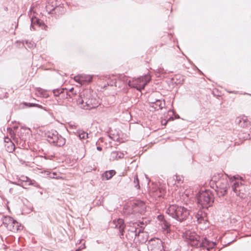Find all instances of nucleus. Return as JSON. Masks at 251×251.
Returning a JSON list of instances; mask_svg holds the SVG:
<instances>
[{"label": "nucleus", "instance_id": "32", "mask_svg": "<svg viewBox=\"0 0 251 251\" xmlns=\"http://www.w3.org/2000/svg\"><path fill=\"white\" fill-rule=\"evenodd\" d=\"M25 44L27 46L28 48L30 49L35 47L34 43L32 42H28L27 41H23V44L25 45Z\"/></svg>", "mask_w": 251, "mask_h": 251}, {"label": "nucleus", "instance_id": "18", "mask_svg": "<svg viewBox=\"0 0 251 251\" xmlns=\"http://www.w3.org/2000/svg\"><path fill=\"white\" fill-rule=\"evenodd\" d=\"M165 105L164 101H162L160 100H156L155 101L150 102V105L154 108L155 110L162 109Z\"/></svg>", "mask_w": 251, "mask_h": 251}, {"label": "nucleus", "instance_id": "39", "mask_svg": "<svg viewBox=\"0 0 251 251\" xmlns=\"http://www.w3.org/2000/svg\"><path fill=\"white\" fill-rule=\"evenodd\" d=\"M4 142L6 143V144L8 143L9 142H12L11 139L8 137H6L4 138Z\"/></svg>", "mask_w": 251, "mask_h": 251}, {"label": "nucleus", "instance_id": "45", "mask_svg": "<svg viewBox=\"0 0 251 251\" xmlns=\"http://www.w3.org/2000/svg\"><path fill=\"white\" fill-rule=\"evenodd\" d=\"M80 249L79 248V249H76L75 251H80Z\"/></svg>", "mask_w": 251, "mask_h": 251}, {"label": "nucleus", "instance_id": "15", "mask_svg": "<svg viewBox=\"0 0 251 251\" xmlns=\"http://www.w3.org/2000/svg\"><path fill=\"white\" fill-rule=\"evenodd\" d=\"M195 218L199 224L205 223L207 221V212L205 210H200L195 214Z\"/></svg>", "mask_w": 251, "mask_h": 251}, {"label": "nucleus", "instance_id": "13", "mask_svg": "<svg viewBox=\"0 0 251 251\" xmlns=\"http://www.w3.org/2000/svg\"><path fill=\"white\" fill-rule=\"evenodd\" d=\"M132 207V210L134 213L144 214L146 209V205L145 203L142 201H136L133 202H131Z\"/></svg>", "mask_w": 251, "mask_h": 251}, {"label": "nucleus", "instance_id": "26", "mask_svg": "<svg viewBox=\"0 0 251 251\" xmlns=\"http://www.w3.org/2000/svg\"><path fill=\"white\" fill-rule=\"evenodd\" d=\"M132 207L131 203L125 205L124 208V212L125 214L129 215L130 214H134V212L131 208Z\"/></svg>", "mask_w": 251, "mask_h": 251}, {"label": "nucleus", "instance_id": "44", "mask_svg": "<svg viewBox=\"0 0 251 251\" xmlns=\"http://www.w3.org/2000/svg\"><path fill=\"white\" fill-rule=\"evenodd\" d=\"M12 183L21 186L20 184L17 183L16 182H12Z\"/></svg>", "mask_w": 251, "mask_h": 251}, {"label": "nucleus", "instance_id": "20", "mask_svg": "<svg viewBox=\"0 0 251 251\" xmlns=\"http://www.w3.org/2000/svg\"><path fill=\"white\" fill-rule=\"evenodd\" d=\"M14 220L10 216H6L2 219V223L7 229H11V225L13 223Z\"/></svg>", "mask_w": 251, "mask_h": 251}, {"label": "nucleus", "instance_id": "35", "mask_svg": "<svg viewBox=\"0 0 251 251\" xmlns=\"http://www.w3.org/2000/svg\"><path fill=\"white\" fill-rule=\"evenodd\" d=\"M176 180L178 183H180L183 182V178L182 176L176 175Z\"/></svg>", "mask_w": 251, "mask_h": 251}, {"label": "nucleus", "instance_id": "46", "mask_svg": "<svg viewBox=\"0 0 251 251\" xmlns=\"http://www.w3.org/2000/svg\"><path fill=\"white\" fill-rule=\"evenodd\" d=\"M14 129H17L18 127L17 126H14Z\"/></svg>", "mask_w": 251, "mask_h": 251}, {"label": "nucleus", "instance_id": "21", "mask_svg": "<svg viewBox=\"0 0 251 251\" xmlns=\"http://www.w3.org/2000/svg\"><path fill=\"white\" fill-rule=\"evenodd\" d=\"M23 226H21L16 220H14L13 223L11 225V229H8V230L12 232H15L19 230H21L23 229Z\"/></svg>", "mask_w": 251, "mask_h": 251}, {"label": "nucleus", "instance_id": "16", "mask_svg": "<svg viewBox=\"0 0 251 251\" xmlns=\"http://www.w3.org/2000/svg\"><path fill=\"white\" fill-rule=\"evenodd\" d=\"M162 231L164 234H168L171 232V225L167 220L163 221V223H160Z\"/></svg>", "mask_w": 251, "mask_h": 251}, {"label": "nucleus", "instance_id": "30", "mask_svg": "<svg viewBox=\"0 0 251 251\" xmlns=\"http://www.w3.org/2000/svg\"><path fill=\"white\" fill-rule=\"evenodd\" d=\"M133 183H134V187L135 188H136L137 189H140V186L139 185V179L138 178V176L137 175H136L134 176Z\"/></svg>", "mask_w": 251, "mask_h": 251}, {"label": "nucleus", "instance_id": "23", "mask_svg": "<svg viewBox=\"0 0 251 251\" xmlns=\"http://www.w3.org/2000/svg\"><path fill=\"white\" fill-rule=\"evenodd\" d=\"M31 26L30 28L33 29V30H35V28L34 27V24H36L39 26H42V25H44V23L41 20L35 18H32L31 19Z\"/></svg>", "mask_w": 251, "mask_h": 251}, {"label": "nucleus", "instance_id": "5", "mask_svg": "<svg viewBox=\"0 0 251 251\" xmlns=\"http://www.w3.org/2000/svg\"><path fill=\"white\" fill-rule=\"evenodd\" d=\"M45 137L50 143L56 147H62L66 143L65 139L54 130L47 131L45 133Z\"/></svg>", "mask_w": 251, "mask_h": 251}, {"label": "nucleus", "instance_id": "42", "mask_svg": "<svg viewBox=\"0 0 251 251\" xmlns=\"http://www.w3.org/2000/svg\"><path fill=\"white\" fill-rule=\"evenodd\" d=\"M13 188H10V189H9V192H10V193H11V194H12V193H13Z\"/></svg>", "mask_w": 251, "mask_h": 251}, {"label": "nucleus", "instance_id": "27", "mask_svg": "<svg viewBox=\"0 0 251 251\" xmlns=\"http://www.w3.org/2000/svg\"><path fill=\"white\" fill-rule=\"evenodd\" d=\"M23 181L24 182H28V185H33L35 187H39V185L34 180H31L30 178L27 176H23Z\"/></svg>", "mask_w": 251, "mask_h": 251}, {"label": "nucleus", "instance_id": "3", "mask_svg": "<svg viewBox=\"0 0 251 251\" xmlns=\"http://www.w3.org/2000/svg\"><path fill=\"white\" fill-rule=\"evenodd\" d=\"M77 100V103L85 109H91L97 107L99 102L96 98H91L88 91L80 94Z\"/></svg>", "mask_w": 251, "mask_h": 251}, {"label": "nucleus", "instance_id": "29", "mask_svg": "<svg viewBox=\"0 0 251 251\" xmlns=\"http://www.w3.org/2000/svg\"><path fill=\"white\" fill-rule=\"evenodd\" d=\"M77 136L80 139H84L88 138V134L83 130L78 131Z\"/></svg>", "mask_w": 251, "mask_h": 251}, {"label": "nucleus", "instance_id": "22", "mask_svg": "<svg viewBox=\"0 0 251 251\" xmlns=\"http://www.w3.org/2000/svg\"><path fill=\"white\" fill-rule=\"evenodd\" d=\"M54 2V1L52 0H50L49 3L48 4L46 5V11L50 14H52L53 11H56L57 9H59L60 8L56 5L55 6H54L53 5H51L50 3H53Z\"/></svg>", "mask_w": 251, "mask_h": 251}, {"label": "nucleus", "instance_id": "1", "mask_svg": "<svg viewBox=\"0 0 251 251\" xmlns=\"http://www.w3.org/2000/svg\"><path fill=\"white\" fill-rule=\"evenodd\" d=\"M227 177L223 173H216L213 176L209 182L210 187L215 190L219 197L225 196L229 187Z\"/></svg>", "mask_w": 251, "mask_h": 251}, {"label": "nucleus", "instance_id": "17", "mask_svg": "<svg viewBox=\"0 0 251 251\" xmlns=\"http://www.w3.org/2000/svg\"><path fill=\"white\" fill-rule=\"evenodd\" d=\"M123 153L117 151H114L111 152L109 160L110 161H115L124 158Z\"/></svg>", "mask_w": 251, "mask_h": 251}, {"label": "nucleus", "instance_id": "38", "mask_svg": "<svg viewBox=\"0 0 251 251\" xmlns=\"http://www.w3.org/2000/svg\"><path fill=\"white\" fill-rule=\"evenodd\" d=\"M158 72L160 74H164L165 73V70L163 68H159L158 69Z\"/></svg>", "mask_w": 251, "mask_h": 251}, {"label": "nucleus", "instance_id": "10", "mask_svg": "<svg viewBox=\"0 0 251 251\" xmlns=\"http://www.w3.org/2000/svg\"><path fill=\"white\" fill-rule=\"evenodd\" d=\"M147 248L149 251H164L163 243L158 239L150 240L147 244Z\"/></svg>", "mask_w": 251, "mask_h": 251}, {"label": "nucleus", "instance_id": "9", "mask_svg": "<svg viewBox=\"0 0 251 251\" xmlns=\"http://www.w3.org/2000/svg\"><path fill=\"white\" fill-rule=\"evenodd\" d=\"M138 227H139V226L134 224L127 226H126L124 234L125 233V237L128 241L129 242L135 241Z\"/></svg>", "mask_w": 251, "mask_h": 251}, {"label": "nucleus", "instance_id": "37", "mask_svg": "<svg viewBox=\"0 0 251 251\" xmlns=\"http://www.w3.org/2000/svg\"><path fill=\"white\" fill-rule=\"evenodd\" d=\"M50 178H56V176L57 175V174L55 173H50Z\"/></svg>", "mask_w": 251, "mask_h": 251}, {"label": "nucleus", "instance_id": "19", "mask_svg": "<svg viewBox=\"0 0 251 251\" xmlns=\"http://www.w3.org/2000/svg\"><path fill=\"white\" fill-rule=\"evenodd\" d=\"M52 92L55 97H59L62 99L65 97V93L66 95H68L67 90L63 88L54 89Z\"/></svg>", "mask_w": 251, "mask_h": 251}, {"label": "nucleus", "instance_id": "6", "mask_svg": "<svg viewBox=\"0 0 251 251\" xmlns=\"http://www.w3.org/2000/svg\"><path fill=\"white\" fill-rule=\"evenodd\" d=\"M151 80V76L146 75L137 78H134L132 80H129L128 86L131 88L136 89L139 91L144 89L145 86Z\"/></svg>", "mask_w": 251, "mask_h": 251}, {"label": "nucleus", "instance_id": "7", "mask_svg": "<svg viewBox=\"0 0 251 251\" xmlns=\"http://www.w3.org/2000/svg\"><path fill=\"white\" fill-rule=\"evenodd\" d=\"M232 189L237 196L242 199L245 198L247 190L246 186L237 179L235 176L230 178Z\"/></svg>", "mask_w": 251, "mask_h": 251}, {"label": "nucleus", "instance_id": "34", "mask_svg": "<svg viewBox=\"0 0 251 251\" xmlns=\"http://www.w3.org/2000/svg\"><path fill=\"white\" fill-rule=\"evenodd\" d=\"M25 104H27L28 105L29 107H37L43 109V106L40 104H37V103H25Z\"/></svg>", "mask_w": 251, "mask_h": 251}, {"label": "nucleus", "instance_id": "43", "mask_svg": "<svg viewBox=\"0 0 251 251\" xmlns=\"http://www.w3.org/2000/svg\"><path fill=\"white\" fill-rule=\"evenodd\" d=\"M74 88H71V89H70V92H73V91H74Z\"/></svg>", "mask_w": 251, "mask_h": 251}, {"label": "nucleus", "instance_id": "40", "mask_svg": "<svg viewBox=\"0 0 251 251\" xmlns=\"http://www.w3.org/2000/svg\"><path fill=\"white\" fill-rule=\"evenodd\" d=\"M7 130L11 134H12V132H13L12 128H8Z\"/></svg>", "mask_w": 251, "mask_h": 251}, {"label": "nucleus", "instance_id": "41", "mask_svg": "<svg viewBox=\"0 0 251 251\" xmlns=\"http://www.w3.org/2000/svg\"><path fill=\"white\" fill-rule=\"evenodd\" d=\"M97 149L98 151H101V150H102V148H101V147H99H99H97Z\"/></svg>", "mask_w": 251, "mask_h": 251}, {"label": "nucleus", "instance_id": "28", "mask_svg": "<svg viewBox=\"0 0 251 251\" xmlns=\"http://www.w3.org/2000/svg\"><path fill=\"white\" fill-rule=\"evenodd\" d=\"M6 151L9 152H12L15 150V145L12 142H9L5 145Z\"/></svg>", "mask_w": 251, "mask_h": 251}, {"label": "nucleus", "instance_id": "4", "mask_svg": "<svg viewBox=\"0 0 251 251\" xmlns=\"http://www.w3.org/2000/svg\"><path fill=\"white\" fill-rule=\"evenodd\" d=\"M198 203L201 205L202 209H208V208L212 206L214 201V196L212 192L206 190L201 192L197 198Z\"/></svg>", "mask_w": 251, "mask_h": 251}, {"label": "nucleus", "instance_id": "33", "mask_svg": "<svg viewBox=\"0 0 251 251\" xmlns=\"http://www.w3.org/2000/svg\"><path fill=\"white\" fill-rule=\"evenodd\" d=\"M81 79V75H78L77 76H75L74 77V80H75V81L80 84L81 85H83L82 80Z\"/></svg>", "mask_w": 251, "mask_h": 251}, {"label": "nucleus", "instance_id": "36", "mask_svg": "<svg viewBox=\"0 0 251 251\" xmlns=\"http://www.w3.org/2000/svg\"><path fill=\"white\" fill-rule=\"evenodd\" d=\"M157 219L160 221L161 223H163V221H167L164 218V216L162 215H159L157 216Z\"/></svg>", "mask_w": 251, "mask_h": 251}, {"label": "nucleus", "instance_id": "8", "mask_svg": "<svg viewBox=\"0 0 251 251\" xmlns=\"http://www.w3.org/2000/svg\"><path fill=\"white\" fill-rule=\"evenodd\" d=\"M183 237L186 241L191 246L198 248V244H200L201 237L194 231L187 230L183 234Z\"/></svg>", "mask_w": 251, "mask_h": 251}, {"label": "nucleus", "instance_id": "11", "mask_svg": "<svg viewBox=\"0 0 251 251\" xmlns=\"http://www.w3.org/2000/svg\"><path fill=\"white\" fill-rule=\"evenodd\" d=\"M216 245V243L214 242L208 240L206 237L202 238L200 241V244L198 245V248H200L201 250L204 251H210L213 249Z\"/></svg>", "mask_w": 251, "mask_h": 251}, {"label": "nucleus", "instance_id": "14", "mask_svg": "<svg viewBox=\"0 0 251 251\" xmlns=\"http://www.w3.org/2000/svg\"><path fill=\"white\" fill-rule=\"evenodd\" d=\"M147 233L144 232L143 229L139 226L138 230H137L136 239L134 242L136 243L138 242L139 243H141V244H145L147 240Z\"/></svg>", "mask_w": 251, "mask_h": 251}, {"label": "nucleus", "instance_id": "2", "mask_svg": "<svg viewBox=\"0 0 251 251\" xmlns=\"http://www.w3.org/2000/svg\"><path fill=\"white\" fill-rule=\"evenodd\" d=\"M166 213L180 222L186 220L190 214L189 210L186 208L176 204L170 205L166 210Z\"/></svg>", "mask_w": 251, "mask_h": 251}, {"label": "nucleus", "instance_id": "12", "mask_svg": "<svg viewBox=\"0 0 251 251\" xmlns=\"http://www.w3.org/2000/svg\"><path fill=\"white\" fill-rule=\"evenodd\" d=\"M111 227L119 230V236L121 239H124V232L126 225L122 219H118L113 221L111 224Z\"/></svg>", "mask_w": 251, "mask_h": 251}, {"label": "nucleus", "instance_id": "24", "mask_svg": "<svg viewBox=\"0 0 251 251\" xmlns=\"http://www.w3.org/2000/svg\"><path fill=\"white\" fill-rule=\"evenodd\" d=\"M116 172L115 170H111L109 171H105L102 175V177L105 178L106 180L111 179L115 175Z\"/></svg>", "mask_w": 251, "mask_h": 251}, {"label": "nucleus", "instance_id": "25", "mask_svg": "<svg viewBox=\"0 0 251 251\" xmlns=\"http://www.w3.org/2000/svg\"><path fill=\"white\" fill-rule=\"evenodd\" d=\"M81 80H82L83 85L85 83H89L92 81V75L81 74Z\"/></svg>", "mask_w": 251, "mask_h": 251}, {"label": "nucleus", "instance_id": "31", "mask_svg": "<svg viewBox=\"0 0 251 251\" xmlns=\"http://www.w3.org/2000/svg\"><path fill=\"white\" fill-rule=\"evenodd\" d=\"M138 250L139 251H149V249L147 248V245L145 244H141Z\"/></svg>", "mask_w": 251, "mask_h": 251}]
</instances>
